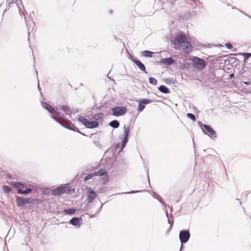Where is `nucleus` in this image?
Segmentation results:
<instances>
[{"label": "nucleus", "instance_id": "f8f14e48", "mask_svg": "<svg viewBox=\"0 0 251 251\" xmlns=\"http://www.w3.org/2000/svg\"><path fill=\"white\" fill-rule=\"evenodd\" d=\"M82 219L81 217H74L69 221V224L75 226L77 228H79L82 225Z\"/></svg>", "mask_w": 251, "mask_h": 251}, {"label": "nucleus", "instance_id": "4468645a", "mask_svg": "<svg viewBox=\"0 0 251 251\" xmlns=\"http://www.w3.org/2000/svg\"><path fill=\"white\" fill-rule=\"evenodd\" d=\"M175 60L173 59L172 57H167L165 58H163L161 59L159 63V64H164L165 65H171L174 63Z\"/></svg>", "mask_w": 251, "mask_h": 251}, {"label": "nucleus", "instance_id": "e2e57ef3", "mask_svg": "<svg viewBox=\"0 0 251 251\" xmlns=\"http://www.w3.org/2000/svg\"><path fill=\"white\" fill-rule=\"evenodd\" d=\"M7 177H9V178H11L10 175H7Z\"/></svg>", "mask_w": 251, "mask_h": 251}, {"label": "nucleus", "instance_id": "c756f323", "mask_svg": "<svg viewBox=\"0 0 251 251\" xmlns=\"http://www.w3.org/2000/svg\"><path fill=\"white\" fill-rule=\"evenodd\" d=\"M103 116H104V115L102 113H99L94 114L93 118L94 119H95L94 121H98V120H100L103 117Z\"/></svg>", "mask_w": 251, "mask_h": 251}, {"label": "nucleus", "instance_id": "680f3d73", "mask_svg": "<svg viewBox=\"0 0 251 251\" xmlns=\"http://www.w3.org/2000/svg\"><path fill=\"white\" fill-rule=\"evenodd\" d=\"M113 10H112V9H110V10H109V13H110V14H112V13H113Z\"/></svg>", "mask_w": 251, "mask_h": 251}, {"label": "nucleus", "instance_id": "39448f33", "mask_svg": "<svg viewBox=\"0 0 251 251\" xmlns=\"http://www.w3.org/2000/svg\"><path fill=\"white\" fill-rule=\"evenodd\" d=\"M200 126H201L204 134L207 135L212 139L216 138V131L211 127V126L206 124H202L201 122H200Z\"/></svg>", "mask_w": 251, "mask_h": 251}, {"label": "nucleus", "instance_id": "5701e85b", "mask_svg": "<svg viewBox=\"0 0 251 251\" xmlns=\"http://www.w3.org/2000/svg\"><path fill=\"white\" fill-rule=\"evenodd\" d=\"M63 211L65 213L72 215L76 212V209L75 207L67 208L64 209Z\"/></svg>", "mask_w": 251, "mask_h": 251}, {"label": "nucleus", "instance_id": "b1692460", "mask_svg": "<svg viewBox=\"0 0 251 251\" xmlns=\"http://www.w3.org/2000/svg\"><path fill=\"white\" fill-rule=\"evenodd\" d=\"M66 128L70 130L74 131L75 130H77V127H76L70 121L68 120V125H66Z\"/></svg>", "mask_w": 251, "mask_h": 251}, {"label": "nucleus", "instance_id": "ea45409f", "mask_svg": "<svg viewBox=\"0 0 251 251\" xmlns=\"http://www.w3.org/2000/svg\"><path fill=\"white\" fill-rule=\"evenodd\" d=\"M128 141V137H124L121 143H123V144H126Z\"/></svg>", "mask_w": 251, "mask_h": 251}, {"label": "nucleus", "instance_id": "bf43d9fd", "mask_svg": "<svg viewBox=\"0 0 251 251\" xmlns=\"http://www.w3.org/2000/svg\"><path fill=\"white\" fill-rule=\"evenodd\" d=\"M248 63L251 64V60H250V58H249V60H248Z\"/></svg>", "mask_w": 251, "mask_h": 251}, {"label": "nucleus", "instance_id": "13d9d810", "mask_svg": "<svg viewBox=\"0 0 251 251\" xmlns=\"http://www.w3.org/2000/svg\"><path fill=\"white\" fill-rule=\"evenodd\" d=\"M14 0H7V2H9L11 3H12L13 2H14Z\"/></svg>", "mask_w": 251, "mask_h": 251}, {"label": "nucleus", "instance_id": "412c9836", "mask_svg": "<svg viewBox=\"0 0 251 251\" xmlns=\"http://www.w3.org/2000/svg\"><path fill=\"white\" fill-rule=\"evenodd\" d=\"M97 173V176H105L106 178V181L108 180V174L107 172L103 169H100L98 172H95Z\"/></svg>", "mask_w": 251, "mask_h": 251}, {"label": "nucleus", "instance_id": "f704fd0d", "mask_svg": "<svg viewBox=\"0 0 251 251\" xmlns=\"http://www.w3.org/2000/svg\"><path fill=\"white\" fill-rule=\"evenodd\" d=\"M149 83L152 85H156L157 83L156 79L153 77H150L149 78Z\"/></svg>", "mask_w": 251, "mask_h": 251}, {"label": "nucleus", "instance_id": "2eb2a0df", "mask_svg": "<svg viewBox=\"0 0 251 251\" xmlns=\"http://www.w3.org/2000/svg\"><path fill=\"white\" fill-rule=\"evenodd\" d=\"M41 103L44 109L47 110L50 114L53 115V111H55L54 108H53L51 105L46 102L41 101Z\"/></svg>", "mask_w": 251, "mask_h": 251}, {"label": "nucleus", "instance_id": "58836bf2", "mask_svg": "<svg viewBox=\"0 0 251 251\" xmlns=\"http://www.w3.org/2000/svg\"><path fill=\"white\" fill-rule=\"evenodd\" d=\"M100 136V133H93V134H91V135H90V138L93 139H96L98 137V136Z\"/></svg>", "mask_w": 251, "mask_h": 251}, {"label": "nucleus", "instance_id": "49530a36", "mask_svg": "<svg viewBox=\"0 0 251 251\" xmlns=\"http://www.w3.org/2000/svg\"><path fill=\"white\" fill-rule=\"evenodd\" d=\"M126 144H123V143H121V148L119 151H122L123 150L124 148L126 147Z\"/></svg>", "mask_w": 251, "mask_h": 251}, {"label": "nucleus", "instance_id": "7ed1b4c3", "mask_svg": "<svg viewBox=\"0 0 251 251\" xmlns=\"http://www.w3.org/2000/svg\"><path fill=\"white\" fill-rule=\"evenodd\" d=\"M15 198L16 204L19 207L24 206L26 204H33L36 201H39V200L33 198H25L19 196H16Z\"/></svg>", "mask_w": 251, "mask_h": 251}, {"label": "nucleus", "instance_id": "393cba45", "mask_svg": "<svg viewBox=\"0 0 251 251\" xmlns=\"http://www.w3.org/2000/svg\"><path fill=\"white\" fill-rule=\"evenodd\" d=\"M109 126L114 128H117L120 126V123L118 120H114L109 123Z\"/></svg>", "mask_w": 251, "mask_h": 251}, {"label": "nucleus", "instance_id": "4d7b16f0", "mask_svg": "<svg viewBox=\"0 0 251 251\" xmlns=\"http://www.w3.org/2000/svg\"><path fill=\"white\" fill-rule=\"evenodd\" d=\"M109 73L107 74V77L109 79H110V80H112V79L110 77V76H109ZM112 80L114 81V80L113 79H112Z\"/></svg>", "mask_w": 251, "mask_h": 251}, {"label": "nucleus", "instance_id": "9b49d317", "mask_svg": "<svg viewBox=\"0 0 251 251\" xmlns=\"http://www.w3.org/2000/svg\"><path fill=\"white\" fill-rule=\"evenodd\" d=\"M152 101V100L148 99H141L139 101L137 111L139 112H142L145 109L146 104H149Z\"/></svg>", "mask_w": 251, "mask_h": 251}, {"label": "nucleus", "instance_id": "338daca9", "mask_svg": "<svg viewBox=\"0 0 251 251\" xmlns=\"http://www.w3.org/2000/svg\"><path fill=\"white\" fill-rule=\"evenodd\" d=\"M171 218H172V219H173V217H172V215L171 216Z\"/></svg>", "mask_w": 251, "mask_h": 251}, {"label": "nucleus", "instance_id": "72a5a7b5", "mask_svg": "<svg viewBox=\"0 0 251 251\" xmlns=\"http://www.w3.org/2000/svg\"><path fill=\"white\" fill-rule=\"evenodd\" d=\"M53 115H54L56 118V117H58L60 118H63L65 117L64 114L57 111L55 109V111H53Z\"/></svg>", "mask_w": 251, "mask_h": 251}, {"label": "nucleus", "instance_id": "0eeeda50", "mask_svg": "<svg viewBox=\"0 0 251 251\" xmlns=\"http://www.w3.org/2000/svg\"><path fill=\"white\" fill-rule=\"evenodd\" d=\"M112 115L119 117L125 115L127 112V108L125 106H114L111 108Z\"/></svg>", "mask_w": 251, "mask_h": 251}, {"label": "nucleus", "instance_id": "79ce46f5", "mask_svg": "<svg viewBox=\"0 0 251 251\" xmlns=\"http://www.w3.org/2000/svg\"><path fill=\"white\" fill-rule=\"evenodd\" d=\"M102 205H103V203H101L100 206L96 211L95 214L93 215V216H94L95 214H98L100 212V211L102 208Z\"/></svg>", "mask_w": 251, "mask_h": 251}, {"label": "nucleus", "instance_id": "7c9ffc66", "mask_svg": "<svg viewBox=\"0 0 251 251\" xmlns=\"http://www.w3.org/2000/svg\"><path fill=\"white\" fill-rule=\"evenodd\" d=\"M165 212L166 217H167V218L168 219V223L170 225V229H171L172 227L173 226L174 221L173 220H171L170 219V218L169 217V215L168 214V213L167 210H165Z\"/></svg>", "mask_w": 251, "mask_h": 251}, {"label": "nucleus", "instance_id": "a19ab883", "mask_svg": "<svg viewBox=\"0 0 251 251\" xmlns=\"http://www.w3.org/2000/svg\"><path fill=\"white\" fill-rule=\"evenodd\" d=\"M225 46L228 49H231L233 48V46L230 43H226Z\"/></svg>", "mask_w": 251, "mask_h": 251}, {"label": "nucleus", "instance_id": "603ef678", "mask_svg": "<svg viewBox=\"0 0 251 251\" xmlns=\"http://www.w3.org/2000/svg\"><path fill=\"white\" fill-rule=\"evenodd\" d=\"M184 248V246L183 245V244H181V246H180V251H182Z\"/></svg>", "mask_w": 251, "mask_h": 251}, {"label": "nucleus", "instance_id": "f3484780", "mask_svg": "<svg viewBox=\"0 0 251 251\" xmlns=\"http://www.w3.org/2000/svg\"><path fill=\"white\" fill-rule=\"evenodd\" d=\"M152 197L154 199H157L161 204H162L165 206H167L166 203L163 201L162 198L157 193L154 191H152Z\"/></svg>", "mask_w": 251, "mask_h": 251}, {"label": "nucleus", "instance_id": "3c124183", "mask_svg": "<svg viewBox=\"0 0 251 251\" xmlns=\"http://www.w3.org/2000/svg\"><path fill=\"white\" fill-rule=\"evenodd\" d=\"M240 11L243 13H244L246 16H247L248 17H249L250 19H251V16H250L249 15L247 14H246L245 13H244L243 12H242V11L240 10Z\"/></svg>", "mask_w": 251, "mask_h": 251}, {"label": "nucleus", "instance_id": "1a4fd4ad", "mask_svg": "<svg viewBox=\"0 0 251 251\" xmlns=\"http://www.w3.org/2000/svg\"><path fill=\"white\" fill-rule=\"evenodd\" d=\"M186 40L187 38L184 33L180 32L175 38L173 43L175 45L181 46Z\"/></svg>", "mask_w": 251, "mask_h": 251}, {"label": "nucleus", "instance_id": "2f4dec72", "mask_svg": "<svg viewBox=\"0 0 251 251\" xmlns=\"http://www.w3.org/2000/svg\"><path fill=\"white\" fill-rule=\"evenodd\" d=\"M96 176H97V173H95V172L91 173V174H89L85 176V177L84 178V180L85 181H86Z\"/></svg>", "mask_w": 251, "mask_h": 251}, {"label": "nucleus", "instance_id": "20e7f679", "mask_svg": "<svg viewBox=\"0 0 251 251\" xmlns=\"http://www.w3.org/2000/svg\"><path fill=\"white\" fill-rule=\"evenodd\" d=\"M193 66L199 70H202L204 69L207 65L206 62L201 58L194 57L192 59Z\"/></svg>", "mask_w": 251, "mask_h": 251}, {"label": "nucleus", "instance_id": "9d476101", "mask_svg": "<svg viewBox=\"0 0 251 251\" xmlns=\"http://www.w3.org/2000/svg\"><path fill=\"white\" fill-rule=\"evenodd\" d=\"M129 59L133 62L138 68L145 74H147L146 68L145 65L138 59L135 58L133 55L129 53Z\"/></svg>", "mask_w": 251, "mask_h": 251}, {"label": "nucleus", "instance_id": "423d86ee", "mask_svg": "<svg viewBox=\"0 0 251 251\" xmlns=\"http://www.w3.org/2000/svg\"><path fill=\"white\" fill-rule=\"evenodd\" d=\"M85 193L87 197V203L86 205L91 203L97 197L96 192L91 187H86Z\"/></svg>", "mask_w": 251, "mask_h": 251}, {"label": "nucleus", "instance_id": "ddd939ff", "mask_svg": "<svg viewBox=\"0 0 251 251\" xmlns=\"http://www.w3.org/2000/svg\"><path fill=\"white\" fill-rule=\"evenodd\" d=\"M185 53H189L192 51V46L190 42L186 40L181 46Z\"/></svg>", "mask_w": 251, "mask_h": 251}, {"label": "nucleus", "instance_id": "e433bc0d", "mask_svg": "<svg viewBox=\"0 0 251 251\" xmlns=\"http://www.w3.org/2000/svg\"><path fill=\"white\" fill-rule=\"evenodd\" d=\"M186 116L188 118L190 119L193 122H195L196 121V118L194 114L191 113H188L187 114Z\"/></svg>", "mask_w": 251, "mask_h": 251}, {"label": "nucleus", "instance_id": "c85d7f7f", "mask_svg": "<svg viewBox=\"0 0 251 251\" xmlns=\"http://www.w3.org/2000/svg\"><path fill=\"white\" fill-rule=\"evenodd\" d=\"M242 55L244 57V63H248V60H249L250 58H251V53L249 52H244L242 53Z\"/></svg>", "mask_w": 251, "mask_h": 251}, {"label": "nucleus", "instance_id": "69168bd1", "mask_svg": "<svg viewBox=\"0 0 251 251\" xmlns=\"http://www.w3.org/2000/svg\"><path fill=\"white\" fill-rule=\"evenodd\" d=\"M171 229L169 228V229L168 230H167V233H168L169 232V230H170Z\"/></svg>", "mask_w": 251, "mask_h": 251}, {"label": "nucleus", "instance_id": "052dcab7", "mask_svg": "<svg viewBox=\"0 0 251 251\" xmlns=\"http://www.w3.org/2000/svg\"><path fill=\"white\" fill-rule=\"evenodd\" d=\"M168 207L171 209V211H173V207L172 206L170 207L169 205H168Z\"/></svg>", "mask_w": 251, "mask_h": 251}, {"label": "nucleus", "instance_id": "cd10ccee", "mask_svg": "<svg viewBox=\"0 0 251 251\" xmlns=\"http://www.w3.org/2000/svg\"><path fill=\"white\" fill-rule=\"evenodd\" d=\"M130 125L129 124L127 126H126V125L124 126V137H128L130 132Z\"/></svg>", "mask_w": 251, "mask_h": 251}, {"label": "nucleus", "instance_id": "a211bd4d", "mask_svg": "<svg viewBox=\"0 0 251 251\" xmlns=\"http://www.w3.org/2000/svg\"><path fill=\"white\" fill-rule=\"evenodd\" d=\"M51 117L52 119H53L55 122H56L57 123H58L59 125H60L61 126H62L63 127L66 128V125H68V120L67 121H64V122H62L60 120H59L58 119H57V118H56L54 115H51Z\"/></svg>", "mask_w": 251, "mask_h": 251}, {"label": "nucleus", "instance_id": "09e8293b", "mask_svg": "<svg viewBox=\"0 0 251 251\" xmlns=\"http://www.w3.org/2000/svg\"><path fill=\"white\" fill-rule=\"evenodd\" d=\"M93 143L97 146H99V145H100V143L96 140L93 141Z\"/></svg>", "mask_w": 251, "mask_h": 251}, {"label": "nucleus", "instance_id": "f257e3e1", "mask_svg": "<svg viewBox=\"0 0 251 251\" xmlns=\"http://www.w3.org/2000/svg\"><path fill=\"white\" fill-rule=\"evenodd\" d=\"M51 195L53 196H60L63 194H71L75 192V190L66 184L61 185L56 188L51 190Z\"/></svg>", "mask_w": 251, "mask_h": 251}, {"label": "nucleus", "instance_id": "6ab92c4d", "mask_svg": "<svg viewBox=\"0 0 251 251\" xmlns=\"http://www.w3.org/2000/svg\"><path fill=\"white\" fill-rule=\"evenodd\" d=\"M61 110L64 111L67 115L71 116V115L72 114V111L68 105H62Z\"/></svg>", "mask_w": 251, "mask_h": 251}, {"label": "nucleus", "instance_id": "473e14b6", "mask_svg": "<svg viewBox=\"0 0 251 251\" xmlns=\"http://www.w3.org/2000/svg\"><path fill=\"white\" fill-rule=\"evenodd\" d=\"M13 185L14 187L17 190H18V189H20L19 187H20L21 186L24 187V185H25L24 183H23L22 182H20V181L14 182L13 183Z\"/></svg>", "mask_w": 251, "mask_h": 251}, {"label": "nucleus", "instance_id": "dca6fc26", "mask_svg": "<svg viewBox=\"0 0 251 251\" xmlns=\"http://www.w3.org/2000/svg\"><path fill=\"white\" fill-rule=\"evenodd\" d=\"M158 90L162 93L168 94L170 93V89L165 85H161L158 88Z\"/></svg>", "mask_w": 251, "mask_h": 251}, {"label": "nucleus", "instance_id": "aec40b11", "mask_svg": "<svg viewBox=\"0 0 251 251\" xmlns=\"http://www.w3.org/2000/svg\"><path fill=\"white\" fill-rule=\"evenodd\" d=\"M25 22H26V25L28 28V34H29L30 31H32V29L34 27V25H35L34 22L33 21H30L29 24L27 21L26 18L25 19Z\"/></svg>", "mask_w": 251, "mask_h": 251}, {"label": "nucleus", "instance_id": "c03bdc74", "mask_svg": "<svg viewBox=\"0 0 251 251\" xmlns=\"http://www.w3.org/2000/svg\"><path fill=\"white\" fill-rule=\"evenodd\" d=\"M75 132H76L77 133H79L80 134H81V135H83V136H86L84 133H82L79 130V129L77 128V130H74Z\"/></svg>", "mask_w": 251, "mask_h": 251}, {"label": "nucleus", "instance_id": "8fccbe9b", "mask_svg": "<svg viewBox=\"0 0 251 251\" xmlns=\"http://www.w3.org/2000/svg\"><path fill=\"white\" fill-rule=\"evenodd\" d=\"M234 77V74L233 73L230 74L229 75V78H230V79L233 78Z\"/></svg>", "mask_w": 251, "mask_h": 251}, {"label": "nucleus", "instance_id": "a878e982", "mask_svg": "<svg viewBox=\"0 0 251 251\" xmlns=\"http://www.w3.org/2000/svg\"><path fill=\"white\" fill-rule=\"evenodd\" d=\"M146 190H139V191L132 190L131 191L127 192L117 193H116L115 194L112 195V196H113V195H123V194H135V193H137L143 192H144Z\"/></svg>", "mask_w": 251, "mask_h": 251}, {"label": "nucleus", "instance_id": "0e129e2a", "mask_svg": "<svg viewBox=\"0 0 251 251\" xmlns=\"http://www.w3.org/2000/svg\"><path fill=\"white\" fill-rule=\"evenodd\" d=\"M190 1L193 2V3L195 2V0H190Z\"/></svg>", "mask_w": 251, "mask_h": 251}, {"label": "nucleus", "instance_id": "37998d69", "mask_svg": "<svg viewBox=\"0 0 251 251\" xmlns=\"http://www.w3.org/2000/svg\"><path fill=\"white\" fill-rule=\"evenodd\" d=\"M61 108H62V105H57L55 107V109L57 111V110H61Z\"/></svg>", "mask_w": 251, "mask_h": 251}, {"label": "nucleus", "instance_id": "774afa93", "mask_svg": "<svg viewBox=\"0 0 251 251\" xmlns=\"http://www.w3.org/2000/svg\"><path fill=\"white\" fill-rule=\"evenodd\" d=\"M232 9H237V8L235 7H232Z\"/></svg>", "mask_w": 251, "mask_h": 251}, {"label": "nucleus", "instance_id": "f03ea898", "mask_svg": "<svg viewBox=\"0 0 251 251\" xmlns=\"http://www.w3.org/2000/svg\"><path fill=\"white\" fill-rule=\"evenodd\" d=\"M77 120L87 128H95L97 127L99 125V122L98 121H89L83 116L78 117Z\"/></svg>", "mask_w": 251, "mask_h": 251}, {"label": "nucleus", "instance_id": "6e6d98bb", "mask_svg": "<svg viewBox=\"0 0 251 251\" xmlns=\"http://www.w3.org/2000/svg\"><path fill=\"white\" fill-rule=\"evenodd\" d=\"M38 90L39 91H41V88L39 85V83H38Z\"/></svg>", "mask_w": 251, "mask_h": 251}, {"label": "nucleus", "instance_id": "5fc2aeb1", "mask_svg": "<svg viewBox=\"0 0 251 251\" xmlns=\"http://www.w3.org/2000/svg\"><path fill=\"white\" fill-rule=\"evenodd\" d=\"M102 107H103V105L99 106V107H97V109L101 110V108H102Z\"/></svg>", "mask_w": 251, "mask_h": 251}, {"label": "nucleus", "instance_id": "6e6552de", "mask_svg": "<svg viewBox=\"0 0 251 251\" xmlns=\"http://www.w3.org/2000/svg\"><path fill=\"white\" fill-rule=\"evenodd\" d=\"M190 237V233L188 229H183L179 231V238L181 244L187 243Z\"/></svg>", "mask_w": 251, "mask_h": 251}, {"label": "nucleus", "instance_id": "a18cd8bd", "mask_svg": "<svg viewBox=\"0 0 251 251\" xmlns=\"http://www.w3.org/2000/svg\"><path fill=\"white\" fill-rule=\"evenodd\" d=\"M120 145L119 143L115 144V145L114 146V148H115V150L118 149V148H120Z\"/></svg>", "mask_w": 251, "mask_h": 251}, {"label": "nucleus", "instance_id": "4be33fe9", "mask_svg": "<svg viewBox=\"0 0 251 251\" xmlns=\"http://www.w3.org/2000/svg\"><path fill=\"white\" fill-rule=\"evenodd\" d=\"M32 191V189L28 187L27 189H26L25 190H23L21 189H18L17 190V193L20 195H26L29 194Z\"/></svg>", "mask_w": 251, "mask_h": 251}, {"label": "nucleus", "instance_id": "864d4df0", "mask_svg": "<svg viewBox=\"0 0 251 251\" xmlns=\"http://www.w3.org/2000/svg\"><path fill=\"white\" fill-rule=\"evenodd\" d=\"M147 177L148 179L149 180V183H150V178H149V170L147 171ZM150 184V183H149Z\"/></svg>", "mask_w": 251, "mask_h": 251}, {"label": "nucleus", "instance_id": "bb28decb", "mask_svg": "<svg viewBox=\"0 0 251 251\" xmlns=\"http://www.w3.org/2000/svg\"><path fill=\"white\" fill-rule=\"evenodd\" d=\"M142 55L147 57H151L153 52L150 50H144L141 52Z\"/></svg>", "mask_w": 251, "mask_h": 251}, {"label": "nucleus", "instance_id": "c9c22d12", "mask_svg": "<svg viewBox=\"0 0 251 251\" xmlns=\"http://www.w3.org/2000/svg\"><path fill=\"white\" fill-rule=\"evenodd\" d=\"M164 82L166 84H171L175 83V81L173 78H167L164 80Z\"/></svg>", "mask_w": 251, "mask_h": 251}, {"label": "nucleus", "instance_id": "4c0bfd02", "mask_svg": "<svg viewBox=\"0 0 251 251\" xmlns=\"http://www.w3.org/2000/svg\"><path fill=\"white\" fill-rule=\"evenodd\" d=\"M2 189L3 191L6 193H8L12 191L11 188L7 185H3Z\"/></svg>", "mask_w": 251, "mask_h": 251}, {"label": "nucleus", "instance_id": "de8ad7c7", "mask_svg": "<svg viewBox=\"0 0 251 251\" xmlns=\"http://www.w3.org/2000/svg\"><path fill=\"white\" fill-rule=\"evenodd\" d=\"M243 83L247 86L250 85L251 84V81H243Z\"/></svg>", "mask_w": 251, "mask_h": 251}]
</instances>
